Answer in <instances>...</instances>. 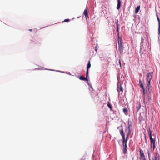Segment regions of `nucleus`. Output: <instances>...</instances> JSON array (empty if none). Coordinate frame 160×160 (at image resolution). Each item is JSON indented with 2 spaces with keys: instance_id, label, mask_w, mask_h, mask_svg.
Wrapping results in <instances>:
<instances>
[{
  "instance_id": "f257e3e1",
  "label": "nucleus",
  "mask_w": 160,
  "mask_h": 160,
  "mask_svg": "<svg viewBox=\"0 0 160 160\" xmlns=\"http://www.w3.org/2000/svg\"><path fill=\"white\" fill-rule=\"evenodd\" d=\"M120 133L121 136H122L123 139V144L124 148H127V142L128 141V140L129 138V137L127 138V136H126V139H125V135L124 133V132L122 128L121 130L119 131Z\"/></svg>"
},
{
  "instance_id": "f03ea898",
  "label": "nucleus",
  "mask_w": 160,
  "mask_h": 160,
  "mask_svg": "<svg viewBox=\"0 0 160 160\" xmlns=\"http://www.w3.org/2000/svg\"><path fill=\"white\" fill-rule=\"evenodd\" d=\"M153 75V72H149L147 73L146 76V80L151 81L152 79V76Z\"/></svg>"
},
{
  "instance_id": "7ed1b4c3",
  "label": "nucleus",
  "mask_w": 160,
  "mask_h": 160,
  "mask_svg": "<svg viewBox=\"0 0 160 160\" xmlns=\"http://www.w3.org/2000/svg\"><path fill=\"white\" fill-rule=\"evenodd\" d=\"M157 17L158 22V39L160 40V20L158 14H157Z\"/></svg>"
},
{
  "instance_id": "20e7f679",
  "label": "nucleus",
  "mask_w": 160,
  "mask_h": 160,
  "mask_svg": "<svg viewBox=\"0 0 160 160\" xmlns=\"http://www.w3.org/2000/svg\"><path fill=\"white\" fill-rule=\"evenodd\" d=\"M131 125L129 124V123H128V128L127 130V132L126 133V136H127V138H128V137H129V135L130 134L131 132Z\"/></svg>"
},
{
  "instance_id": "39448f33",
  "label": "nucleus",
  "mask_w": 160,
  "mask_h": 160,
  "mask_svg": "<svg viewBox=\"0 0 160 160\" xmlns=\"http://www.w3.org/2000/svg\"><path fill=\"white\" fill-rule=\"evenodd\" d=\"M117 90L119 94H122L123 89L122 87L121 86V84H119L118 87V84H117Z\"/></svg>"
},
{
  "instance_id": "423d86ee",
  "label": "nucleus",
  "mask_w": 160,
  "mask_h": 160,
  "mask_svg": "<svg viewBox=\"0 0 160 160\" xmlns=\"http://www.w3.org/2000/svg\"><path fill=\"white\" fill-rule=\"evenodd\" d=\"M150 139L151 142V147H153V149L154 150L155 148V140L152 138H151Z\"/></svg>"
},
{
  "instance_id": "0eeeda50",
  "label": "nucleus",
  "mask_w": 160,
  "mask_h": 160,
  "mask_svg": "<svg viewBox=\"0 0 160 160\" xmlns=\"http://www.w3.org/2000/svg\"><path fill=\"white\" fill-rule=\"evenodd\" d=\"M119 44V49L120 53L122 52L123 46V45L122 44L121 42H120V43H119V41L118 42Z\"/></svg>"
},
{
  "instance_id": "6e6552de",
  "label": "nucleus",
  "mask_w": 160,
  "mask_h": 160,
  "mask_svg": "<svg viewBox=\"0 0 160 160\" xmlns=\"http://www.w3.org/2000/svg\"><path fill=\"white\" fill-rule=\"evenodd\" d=\"M91 66V63H90V61L89 60L88 62V63L87 64V71H86V73L87 77V76H88V69L90 68Z\"/></svg>"
},
{
  "instance_id": "1a4fd4ad",
  "label": "nucleus",
  "mask_w": 160,
  "mask_h": 160,
  "mask_svg": "<svg viewBox=\"0 0 160 160\" xmlns=\"http://www.w3.org/2000/svg\"><path fill=\"white\" fill-rule=\"evenodd\" d=\"M141 107V105L140 102H138L136 105L137 112H138Z\"/></svg>"
},
{
  "instance_id": "9d476101",
  "label": "nucleus",
  "mask_w": 160,
  "mask_h": 160,
  "mask_svg": "<svg viewBox=\"0 0 160 160\" xmlns=\"http://www.w3.org/2000/svg\"><path fill=\"white\" fill-rule=\"evenodd\" d=\"M118 4L117 7V9L119 10L121 6V1L120 0H117Z\"/></svg>"
},
{
  "instance_id": "9b49d317",
  "label": "nucleus",
  "mask_w": 160,
  "mask_h": 160,
  "mask_svg": "<svg viewBox=\"0 0 160 160\" xmlns=\"http://www.w3.org/2000/svg\"><path fill=\"white\" fill-rule=\"evenodd\" d=\"M151 81L147 80V87L148 88V91L150 93V87H151Z\"/></svg>"
},
{
  "instance_id": "f8f14e48",
  "label": "nucleus",
  "mask_w": 160,
  "mask_h": 160,
  "mask_svg": "<svg viewBox=\"0 0 160 160\" xmlns=\"http://www.w3.org/2000/svg\"><path fill=\"white\" fill-rule=\"evenodd\" d=\"M154 159L156 160H159V155L158 153L157 152L155 153V158Z\"/></svg>"
},
{
  "instance_id": "ddd939ff",
  "label": "nucleus",
  "mask_w": 160,
  "mask_h": 160,
  "mask_svg": "<svg viewBox=\"0 0 160 160\" xmlns=\"http://www.w3.org/2000/svg\"><path fill=\"white\" fill-rule=\"evenodd\" d=\"M140 155L141 156L140 158H144L145 157V155L144 153V152L143 150L140 149Z\"/></svg>"
},
{
  "instance_id": "4468645a",
  "label": "nucleus",
  "mask_w": 160,
  "mask_h": 160,
  "mask_svg": "<svg viewBox=\"0 0 160 160\" xmlns=\"http://www.w3.org/2000/svg\"><path fill=\"white\" fill-rule=\"evenodd\" d=\"M83 14L85 15L86 18H87V17H88V11L87 9H86L84 10L83 12Z\"/></svg>"
},
{
  "instance_id": "2eb2a0df",
  "label": "nucleus",
  "mask_w": 160,
  "mask_h": 160,
  "mask_svg": "<svg viewBox=\"0 0 160 160\" xmlns=\"http://www.w3.org/2000/svg\"><path fill=\"white\" fill-rule=\"evenodd\" d=\"M147 132H148V135L149 136L150 138H152V131L150 130L149 128L147 129Z\"/></svg>"
},
{
  "instance_id": "dca6fc26",
  "label": "nucleus",
  "mask_w": 160,
  "mask_h": 160,
  "mask_svg": "<svg viewBox=\"0 0 160 160\" xmlns=\"http://www.w3.org/2000/svg\"><path fill=\"white\" fill-rule=\"evenodd\" d=\"M87 77H88V76L87 77H86V78H85V77H84L83 76H80L79 77V78L81 80L88 81V80L87 79Z\"/></svg>"
},
{
  "instance_id": "f3484780",
  "label": "nucleus",
  "mask_w": 160,
  "mask_h": 160,
  "mask_svg": "<svg viewBox=\"0 0 160 160\" xmlns=\"http://www.w3.org/2000/svg\"><path fill=\"white\" fill-rule=\"evenodd\" d=\"M140 5L138 6L135 9V13H138L139 11L140 10Z\"/></svg>"
},
{
  "instance_id": "a211bd4d",
  "label": "nucleus",
  "mask_w": 160,
  "mask_h": 160,
  "mask_svg": "<svg viewBox=\"0 0 160 160\" xmlns=\"http://www.w3.org/2000/svg\"><path fill=\"white\" fill-rule=\"evenodd\" d=\"M118 86H119V84H121V83H120L121 80H120V76H118Z\"/></svg>"
},
{
  "instance_id": "6ab92c4d",
  "label": "nucleus",
  "mask_w": 160,
  "mask_h": 160,
  "mask_svg": "<svg viewBox=\"0 0 160 160\" xmlns=\"http://www.w3.org/2000/svg\"><path fill=\"white\" fill-rule=\"evenodd\" d=\"M139 84L141 88H144L143 85V84L141 80H139Z\"/></svg>"
},
{
  "instance_id": "aec40b11",
  "label": "nucleus",
  "mask_w": 160,
  "mask_h": 160,
  "mask_svg": "<svg viewBox=\"0 0 160 160\" xmlns=\"http://www.w3.org/2000/svg\"><path fill=\"white\" fill-rule=\"evenodd\" d=\"M107 105L108 107L110 108V110L111 111H112V107L111 105L109 102H108Z\"/></svg>"
},
{
  "instance_id": "412c9836",
  "label": "nucleus",
  "mask_w": 160,
  "mask_h": 160,
  "mask_svg": "<svg viewBox=\"0 0 160 160\" xmlns=\"http://www.w3.org/2000/svg\"><path fill=\"white\" fill-rule=\"evenodd\" d=\"M144 39L142 38L141 40V46H140V49H141L142 48V43L144 41Z\"/></svg>"
},
{
  "instance_id": "4be33fe9",
  "label": "nucleus",
  "mask_w": 160,
  "mask_h": 160,
  "mask_svg": "<svg viewBox=\"0 0 160 160\" xmlns=\"http://www.w3.org/2000/svg\"><path fill=\"white\" fill-rule=\"evenodd\" d=\"M123 111L126 115H127L126 113L127 112V109L126 108L123 109Z\"/></svg>"
},
{
  "instance_id": "5701e85b",
  "label": "nucleus",
  "mask_w": 160,
  "mask_h": 160,
  "mask_svg": "<svg viewBox=\"0 0 160 160\" xmlns=\"http://www.w3.org/2000/svg\"><path fill=\"white\" fill-rule=\"evenodd\" d=\"M151 100V96H148V101L150 102Z\"/></svg>"
},
{
  "instance_id": "b1692460",
  "label": "nucleus",
  "mask_w": 160,
  "mask_h": 160,
  "mask_svg": "<svg viewBox=\"0 0 160 160\" xmlns=\"http://www.w3.org/2000/svg\"><path fill=\"white\" fill-rule=\"evenodd\" d=\"M127 148H124L123 150V153L125 154L127 152Z\"/></svg>"
},
{
  "instance_id": "393cba45",
  "label": "nucleus",
  "mask_w": 160,
  "mask_h": 160,
  "mask_svg": "<svg viewBox=\"0 0 160 160\" xmlns=\"http://www.w3.org/2000/svg\"><path fill=\"white\" fill-rule=\"evenodd\" d=\"M70 20L69 19H65L64 21H63V22H68Z\"/></svg>"
},
{
  "instance_id": "a878e982",
  "label": "nucleus",
  "mask_w": 160,
  "mask_h": 160,
  "mask_svg": "<svg viewBox=\"0 0 160 160\" xmlns=\"http://www.w3.org/2000/svg\"><path fill=\"white\" fill-rule=\"evenodd\" d=\"M142 89H143V94L144 95L145 94V92H145V88H142Z\"/></svg>"
},
{
  "instance_id": "bb28decb",
  "label": "nucleus",
  "mask_w": 160,
  "mask_h": 160,
  "mask_svg": "<svg viewBox=\"0 0 160 160\" xmlns=\"http://www.w3.org/2000/svg\"><path fill=\"white\" fill-rule=\"evenodd\" d=\"M116 25H117V29H119V24L117 22V23L116 24Z\"/></svg>"
},
{
  "instance_id": "cd10ccee",
  "label": "nucleus",
  "mask_w": 160,
  "mask_h": 160,
  "mask_svg": "<svg viewBox=\"0 0 160 160\" xmlns=\"http://www.w3.org/2000/svg\"><path fill=\"white\" fill-rule=\"evenodd\" d=\"M140 160H146V158H145V157L140 158Z\"/></svg>"
},
{
  "instance_id": "c85d7f7f",
  "label": "nucleus",
  "mask_w": 160,
  "mask_h": 160,
  "mask_svg": "<svg viewBox=\"0 0 160 160\" xmlns=\"http://www.w3.org/2000/svg\"><path fill=\"white\" fill-rule=\"evenodd\" d=\"M143 102H144V103H145V98L144 97L143 98Z\"/></svg>"
},
{
  "instance_id": "c756f323",
  "label": "nucleus",
  "mask_w": 160,
  "mask_h": 160,
  "mask_svg": "<svg viewBox=\"0 0 160 160\" xmlns=\"http://www.w3.org/2000/svg\"><path fill=\"white\" fill-rule=\"evenodd\" d=\"M148 155L150 154V152L149 150H148Z\"/></svg>"
},
{
  "instance_id": "7c9ffc66",
  "label": "nucleus",
  "mask_w": 160,
  "mask_h": 160,
  "mask_svg": "<svg viewBox=\"0 0 160 160\" xmlns=\"http://www.w3.org/2000/svg\"><path fill=\"white\" fill-rule=\"evenodd\" d=\"M117 32H118H118H119V29H117ZM118 35H119V33H118Z\"/></svg>"
},
{
  "instance_id": "2f4dec72",
  "label": "nucleus",
  "mask_w": 160,
  "mask_h": 160,
  "mask_svg": "<svg viewBox=\"0 0 160 160\" xmlns=\"http://www.w3.org/2000/svg\"><path fill=\"white\" fill-rule=\"evenodd\" d=\"M148 157H149V159H150V154H148Z\"/></svg>"
},
{
  "instance_id": "473e14b6",
  "label": "nucleus",
  "mask_w": 160,
  "mask_h": 160,
  "mask_svg": "<svg viewBox=\"0 0 160 160\" xmlns=\"http://www.w3.org/2000/svg\"><path fill=\"white\" fill-rule=\"evenodd\" d=\"M29 31H32V29H29Z\"/></svg>"
},
{
  "instance_id": "72a5a7b5",
  "label": "nucleus",
  "mask_w": 160,
  "mask_h": 160,
  "mask_svg": "<svg viewBox=\"0 0 160 160\" xmlns=\"http://www.w3.org/2000/svg\"><path fill=\"white\" fill-rule=\"evenodd\" d=\"M95 51H96V52H97V49L95 48Z\"/></svg>"
}]
</instances>
